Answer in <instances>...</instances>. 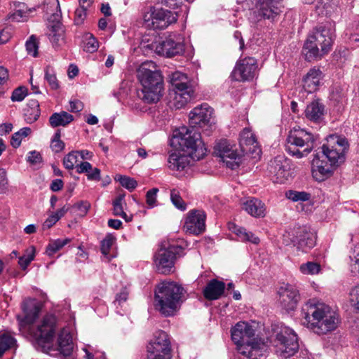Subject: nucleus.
Segmentation results:
<instances>
[{"label":"nucleus","instance_id":"a19ab883","mask_svg":"<svg viewBox=\"0 0 359 359\" xmlns=\"http://www.w3.org/2000/svg\"><path fill=\"white\" fill-rule=\"evenodd\" d=\"M44 79L48 82L50 88L52 90H57L60 88V84L54 68L48 65L44 69Z\"/></svg>","mask_w":359,"mask_h":359},{"label":"nucleus","instance_id":"7ed1b4c3","mask_svg":"<svg viewBox=\"0 0 359 359\" xmlns=\"http://www.w3.org/2000/svg\"><path fill=\"white\" fill-rule=\"evenodd\" d=\"M334 23L326 22L315 27L304 42L302 53L306 61L318 60L331 50L334 37Z\"/></svg>","mask_w":359,"mask_h":359},{"label":"nucleus","instance_id":"79ce46f5","mask_svg":"<svg viewBox=\"0 0 359 359\" xmlns=\"http://www.w3.org/2000/svg\"><path fill=\"white\" fill-rule=\"evenodd\" d=\"M31 133H32V130L30 128L24 127V128H21L20 130H18V132L13 133L12 135L11 140V146L15 149L18 148L21 144V142H22V139L27 137L29 135L31 134Z\"/></svg>","mask_w":359,"mask_h":359},{"label":"nucleus","instance_id":"412c9836","mask_svg":"<svg viewBox=\"0 0 359 359\" xmlns=\"http://www.w3.org/2000/svg\"><path fill=\"white\" fill-rule=\"evenodd\" d=\"M206 215L203 210H192L189 211L186 218L184 227L186 231L194 235H198L205 229Z\"/></svg>","mask_w":359,"mask_h":359},{"label":"nucleus","instance_id":"473e14b6","mask_svg":"<svg viewBox=\"0 0 359 359\" xmlns=\"http://www.w3.org/2000/svg\"><path fill=\"white\" fill-rule=\"evenodd\" d=\"M339 0H317L315 9L318 15L331 16L338 7Z\"/></svg>","mask_w":359,"mask_h":359},{"label":"nucleus","instance_id":"e2e57ef3","mask_svg":"<svg viewBox=\"0 0 359 359\" xmlns=\"http://www.w3.org/2000/svg\"><path fill=\"white\" fill-rule=\"evenodd\" d=\"M349 257L352 262L358 266L359 271V244H355L353 248L351 249Z\"/></svg>","mask_w":359,"mask_h":359},{"label":"nucleus","instance_id":"393cba45","mask_svg":"<svg viewBox=\"0 0 359 359\" xmlns=\"http://www.w3.org/2000/svg\"><path fill=\"white\" fill-rule=\"evenodd\" d=\"M231 339L235 344L245 342L251 339L255 335V330L245 322H238L231 328Z\"/></svg>","mask_w":359,"mask_h":359},{"label":"nucleus","instance_id":"8fccbe9b","mask_svg":"<svg viewBox=\"0 0 359 359\" xmlns=\"http://www.w3.org/2000/svg\"><path fill=\"white\" fill-rule=\"evenodd\" d=\"M40 114V108H26L24 113L25 121L27 123H33L39 119Z\"/></svg>","mask_w":359,"mask_h":359},{"label":"nucleus","instance_id":"ea45409f","mask_svg":"<svg viewBox=\"0 0 359 359\" xmlns=\"http://www.w3.org/2000/svg\"><path fill=\"white\" fill-rule=\"evenodd\" d=\"M69 238L56 239L50 241L46 249V254L48 257L53 256L60 251L65 245L70 242Z\"/></svg>","mask_w":359,"mask_h":359},{"label":"nucleus","instance_id":"bf43d9fd","mask_svg":"<svg viewBox=\"0 0 359 359\" xmlns=\"http://www.w3.org/2000/svg\"><path fill=\"white\" fill-rule=\"evenodd\" d=\"M128 298V292L126 288H123L121 292L116 295L114 304L116 306H123V304L126 303Z\"/></svg>","mask_w":359,"mask_h":359},{"label":"nucleus","instance_id":"cd10ccee","mask_svg":"<svg viewBox=\"0 0 359 359\" xmlns=\"http://www.w3.org/2000/svg\"><path fill=\"white\" fill-rule=\"evenodd\" d=\"M238 351L243 355L246 356L249 359H259L262 356L263 353L261 348L262 344L253 339L245 341L240 344H236Z\"/></svg>","mask_w":359,"mask_h":359},{"label":"nucleus","instance_id":"0eeeda50","mask_svg":"<svg viewBox=\"0 0 359 359\" xmlns=\"http://www.w3.org/2000/svg\"><path fill=\"white\" fill-rule=\"evenodd\" d=\"M186 246L184 241H178L168 245L163 244L154 255L157 271L165 275L172 273L176 259L185 255Z\"/></svg>","mask_w":359,"mask_h":359},{"label":"nucleus","instance_id":"39448f33","mask_svg":"<svg viewBox=\"0 0 359 359\" xmlns=\"http://www.w3.org/2000/svg\"><path fill=\"white\" fill-rule=\"evenodd\" d=\"M184 288L175 282H162L154 291V306L164 317L175 315L183 303Z\"/></svg>","mask_w":359,"mask_h":359},{"label":"nucleus","instance_id":"9b49d317","mask_svg":"<svg viewBox=\"0 0 359 359\" xmlns=\"http://www.w3.org/2000/svg\"><path fill=\"white\" fill-rule=\"evenodd\" d=\"M276 353L283 358H290L297 353L299 345L295 332L288 327H281L274 341Z\"/></svg>","mask_w":359,"mask_h":359},{"label":"nucleus","instance_id":"de8ad7c7","mask_svg":"<svg viewBox=\"0 0 359 359\" xmlns=\"http://www.w3.org/2000/svg\"><path fill=\"white\" fill-rule=\"evenodd\" d=\"M116 179L119 182L120 184L130 191H133L137 186V182L132 177L125 175H117Z\"/></svg>","mask_w":359,"mask_h":359},{"label":"nucleus","instance_id":"0e129e2a","mask_svg":"<svg viewBox=\"0 0 359 359\" xmlns=\"http://www.w3.org/2000/svg\"><path fill=\"white\" fill-rule=\"evenodd\" d=\"M76 172L79 174L89 172L92 170V165L88 161L81 162L76 165Z\"/></svg>","mask_w":359,"mask_h":359},{"label":"nucleus","instance_id":"774afa93","mask_svg":"<svg viewBox=\"0 0 359 359\" xmlns=\"http://www.w3.org/2000/svg\"><path fill=\"white\" fill-rule=\"evenodd\" d=\"M58 217H56L53 213L44 221L42 225L43 230L49 229L51 228L57 222Z\"/></svg>","mask_w":359,"mask_h":359},{"label":"nucleus","instance_id":"49530a36","mask_svg":"<svg viewBox=\"0 0 359 359\" xmlns=\"http://www.w3.org/2000/svg\"><path fill=\"white\" fill-rule=\"evenodd\" d=\"M79 161V151H72L63 158V165L67 170L76 168V164Z\"/></svg>","mask_w":359,"mask_h":359},{"label":"nucleus","instance_id":"ddd939ff","mask_svg":"<svg viewBox=\"0 0 359 359\" xmlns=\"http://www.w3.org/2000/svg\"><path fill=\"white\" fill-rule=\"evenodd\" d=\"M257 69V61L255 57H240L231 74V78L239 82L251 81L255 78Z\"/></svg>","mask_w":359,"mask_h":359},{"label":"nucleus","instance_id":"9d476101","mask_svg":"<svg viewBox=\"0 0 359 359\" xmlns=\"http://www.w3.org/2000/svg\"><path fill=\"white\" fill-rule=\"evenodd\" d=\"M170 82L175 91L173 104L176 109H182L191 100L194 90L187 74L175 72L170 75Z\"/></svg>","mask_w":359,"mask_h":359},{"label":"nucleus","instance_id":"a211bd4d","mask_svg":"<svg viewBox=\"0 0 359 359\" xmlns=\"http://www.w3.org/2000/svg\"><path fill=\"white\" fill-rule=\"evenodd\" d=\"M144 18L145 22L151 20L149 25H151L153 29H163L175 23L177 20V15L176 13L162 8H153L149 17L147 18V15H146Z\"/></svg>","mask_w":359,"mask_h":359},{"label":"nucleus","instance_id":"4be33fe9","mask_svg":"<svg viewBox=\"0 0 359 359\" xmlns=\"http://www.w3.org/2000/svg\"><path fill=\"white\" fill-rule=\"evenodd\" d=\"M155 48L158 55L171 57L182 54L184 51V45L180 39L175 40L171 36H169L159 41Z\"/></svg>","mask_w":359,"mask_h":359},{"label":"nucleus","instance_id":"603ef678","mask_svg":"<svg viewBox=\"0 0 359 359\" xmlns=\"http://www.w3.org/2000/svg\"><path fill=\"white\" fill-rule=\"evenodd\" d=\"M98 41L93 34L86 36L84 42L83 50L88 53H94L98 48Z\"/></svg>","mask_w":359,"mask_h":359},{"label":"nucleus","instance_id":"2f4dec72","mask_svg":"<svg viewBox=\"0 0 359 359\" xmlns=\"http://www.w3.org/2000/svg\"><path fill=\"white\" fill-rule=\"evenodd\" d=\"M191 156L186 154H180L179 151L171 153L168 157L169 168L172 170L182 171L190 163Z\"/></svg>","mask_w":359,"mask_h":359},{"label":"nucleus","instance_id":"6ab92c4d","mask_svg":"<svg viewBox=\"0 0 359 359\" xmlns=\"http://www.w3.org/2000/svg\"><path fill=\"white\" fill-rule=\"evenodd\" d=\"M291 241L298 250L308 252L316 245V236L309 227L299 226L295 231Z\"/></svg>","mask_w":359,"mask_h":359},{"label":"nucleus","instance_id":"58836bf2","mask_svg":"<svg viewBox=\"0 0 359 359\" xmlns=\"http://www.w3.org/2000/svg\"><path fill=\"white\" fill-rule=\"evenodd\" d=\"M115 240V237L111 234H107L101 241L100 251L107 262H109L114 257V255H110L109 252Z\"/></svg>","mask_w":359,"mask_h":359},{"label":"nucleus","instance_id":"b1692460","mask_svg":"<svg viewBox=\"0 0 359 359\" xmlns=\"http://www.w3.org/2000/svg\"><path fill=\"white\" fill-rule=\"evenodd\" d=\"M256 9L257 16L272 21L281 12L278 0H258Z\"/></svg>","mask_w":359,"mask_h":359},{"label":"nucleus","instance_id":"052dcab7","mask_svg":"<svg viewBox=\"0 0 359 359\" xmlns=\"http://www.w3.org/2000/svg\"><path fill=\"white\" fill-rule=\"evenodd\" d=\"M331 97L332 100L336 101L338 103L342 102L343 100L346 97V93L340 86H337L332 90Z\"/></svg>","mask_w":359,"mask_h":359},{"label":"nucleus","instance_id":"7c9ffc66","mask_svg":"<svg viewBox=\"0 0 359 359\" xmlns=\"http://www.w3.org/2000/svg\"><path fill=\"white\" fill-rule=\"evenodd\" d=\"M15 11L9 16L12 21L23 22L27 20L29 17L33 16L32 13L36 11V8H28L22 2H13Z\"/></svg>","mask_w":359,"mask_h":359},{"label":"nucleus","instance_id":"20e7f679","mask_svg":"<svg viewBox=\"0 0 359 359\" xmlns=\"http://www.w3.org/2000/svg\"><path fill=\"white\" fill-rule=\"evenodd\" d=\"M137 78L142 86L137 96L145 103L158 102L163 95L164 83L163 76L153 61H146L137 70Z\"/></svg>","mask_w":359,"mask_h":359},{"label":"nucleus","instance_id":"a18cd8bd","mask_svg":"<svg viewBox=\"0 0 359 359\" xmlns=\"http://www.w3.org/2000/svg\"><path fill=\"white\" fill-rule=\"evenodd\" d=\"M170 200L173 205L181 211L187 209V204L180 194V191L176 189L170 190Z\"/></svg>","mask_w":359,"mask_h":359},{"label":"nucleus","instance_id":"338daca9","mask_svg":"<svg viewBox=\"0 0 359 359\" xmlns=\"http://www.w3.org/2000/svg\"><path fill=\"white\" fill-rule=\"evenodd\" d=\"M70 109L69 111L73 113L79 112L83 109V104L81 101L74 100L69 102Z\"/></svg>","mask_w":359,"mask_h":359},{"label":"nucleus","instance_id":"a878e982","mask_svg":"<svg viewBox=\"0 0 359 359\" xmlns=\"http://www.w3.org/2000/svg\"><path fill=\"white\" fill-rule=\"evenodd\" d=\"M323 78V72L319 68L313 67L310 69L302 79L304 90L308 93L316 91L321 84Z\"/></svg>","mask_w":359,"mask_h":359},{"label":"nucleus","instance_id":"864d4df0","mask_svg":"<svg viewBox=\"0 0 359 359\" xmlns=\"http://www.w3.org/2000/svg\"><path fill=\"white\" fill-rule=\"evenodd\" d=\"M28 94V89L25 86H19L15 88L11 95V99L13 102H21Z\"/></svg>","mask_w":359,"mask_h":359},{"label":"nucleus","instance_id":"f03ea898","mask_svg":"<svg viewBox=\"0 0 359 359\" xmlns=\"http://www.w3.org/2000/svg\"><path fill=\"white\" fill-rule=\"evenodd\" d=\"M304 324L321 335L334 330L339 323V316L330 306L309 300L302 308Z\"/></svg>","mask_w":359,"mask_h":359},{"label":"nucleus","instance_id":"3c124183","mask_svg":"<svg viewBox=\"0 0 359 359\" xmlns=\"http://www.w3.org/2000/svg\"><path fill=\"white\" fill-rule=\"evenodd\" d=\"M60 130H57L51 140L50 147L55 153L60 152L65 148V143L60 140Z\"/></svg>","mask_w":359,"mask_h":359},{"label":"nucleus","instance_id":"c9c22d12","mask_svg":"<svg viewBox=\"0 0 359 359\" xmlns=\"http://www.w3.org/2000/svg\"><path fill=\"white\" fill-rule=\"evenodd\" d=\"M74 120V116L62 111L60 112H55L49 117V124L52 128H57L59 126L65 127Z\"/></svg>","mask_w":359,"mask_h":359},{"label":"nucleus","instance_id":"1a4fd4ad","mask_svg":"<svg viewBox=\"0 0 359 359\" xmlns=\"http://www.w3.org/2000/svg\"><path fill=\"white\" fill-rule=\"evenodd\" d=\"M43 9L50 15V20L52 21V24L48 27L49 40L53 46H60L65 43V29L60 22L62 14L58 0H45Z\"/></svg>","mask_w":359,"mask_h":359},{"label":"nucleus","instance_id":"6e6552de","mask_svg":"<svg viewBox=\"0 0 359 359\" xmlns=\"http://www.w3.org/2000/svg\"><path fill=\"white\" fill-rule=\"evenodd\" d=\"M316 142L315 136L304 129L294 128L286 139L285 151L297 158L306 156L311 152Z\"/></svg>","mask_w":359,"mask_h":359},{"label":"nucleus","instance_id":"c756f323","mask_svg":"<svg viewBox=\"0 0 359 359\" xmlns=\"http://www.w3.org/2000/svg\"><path fill=\"white\" fill-rule=\"evenodd\" d=\"M243 208L254 217H264L266 215L265 204L257 198H251L243 204Z\"/></svg>","mask_w":359,"mask_h":359},{"label":"nucleus","instance_id":"4c0bfd02","mask_svg":"<svg viewBox=\"0 0 359 359\" xmlns=\"http://www.w3.org/2000/svg\"><path fill=\"white\" fill-rule=\"evenodd\" d=\"M231 225L233 226V231L238 236L241 241H250L255 244L259 243V238L255 236L252 232H247L245 229L236 226L233 224H229L230 229H232Z\"/></svg>","mask_w":359,"mask_h":359},{"label":"nucleus","instance_id":"5fc2aeb1","mask_svg":"<svg viewBox=\"0 0 359 359\" xmlns=\"http://www.w3.org/2000/svg\"><path fill=\"white\" fill-rule=\"evenodd\" d=\"M40 309L38 306L34 305L32 309L28 310L27 309H24V312L25 313V320L27 323H32L34 321L38 318Z\"/></svg>","mask_w":359,"mask_h":359},{"label":"nucleus","instance_id":"f257e3e1","mask_svg":"<svg viewBox=\"0 0 359 359\" xmlns=\"http://www.w3.org/2000/svg\"><path fill=\"white\" fill-rule=\"evenodd\" d=\"M348 147L345 138L331 136L312 160V175L318 181L330 177L335 167L344 161L345 151Z\"/></svg>","mask_w":359,"mask_h":359},{"label":"nucleus","instance_id":"4d7b16f0","mask_svg":"<svg viewBox=\"0 0 359 359\" xmlns=\"http://www.w3.org/2000/svg\"><path fill=\"white\" fill-rule=\"evenodd\" d=\"M26 49L29 54L32 55L34 57L37 56L38 51V43L36 41V38L34 36H31L29 39L26 42Z\"/></svg>","mask_w":359,"mask_h":359},{"label":"nucleus","instance_id":"69168bd1","mask_svg":"<svg viewBox=\"0 0 359 359\" xmlns=\"http://www.w3.org/2000/svg\"><path fill=\"white\" fill-rule=\"evenodd\" d=\"M8 184V180L7 178L6 171L4 168H0V190H6Z\"/></svg>","mask_w":359,"mask_h":359},{"label":"nucleus","instance_id":"dca6fc26","mask_svg":"<svg viewBox=\"0 0 359 359\" xmlns=\"http://www.w3.org/2000/svg\"><path fill=\"white\" fill-rule=\"evenodd\" d=\"M215 154L221 158L226 167L231 170L239 167L242 155L226 140H222L215 146Z\"/></svg>","mask_w":359,"mask_h":359},{"label":"nucleus","instance_id":"6e6d98bb","mask_svg":"<svg viewBox=\"0 0 359 359\" xmlns=\"http://www.w3.org/2000/svg\"><path fill=\"white\" fill-rule=\"evenodd\" d=\"M158 188H152L146 194V203L149 208H154L157 203Z\"/></svg>","mask_w":359,"mask_h":359},{"label":"nucleus","instance_id":"f3484780","mask_svg":"<svg viewBox=\"0 0 359 359\" xmlns=\"http://www.w3.org/2000/svg\"><path fill=\"white\" fill-rule=\"evenodd\" d=\"M212 113L213 109L207 103L194 108L189 114V123L191 128L205 127L212 128L214 124Z\"/></svg>","mask_w":359,"mask_h":359},{"label":"nucleus","instance_id":"13d9d810","mask_svg":"<svg viewBox=\"0 0 359 359\" xmlns=\"http://www.w3.org/2000/svg\"><path fill=\"white\" fill-rule=\"evenodd\" d=\"M88 8H83L79 5V7L75 11L74 22L76 25H79L83 24L86 18V11Z\"/></svg>","mask_w":359,"mask_h":359},{"label":"nucleus","instance_id":"680f3d73","mask_svg":"<svg viewBox=\"0 0 359 359\" xmlns=\"http://www.w3.org/2000/svg\"><path fill=\"white\" fill-rule=\"evenodd\" d=\"M73 208H76L78 211H79V215L81 216H84L87 214L88 210L90 208V204L87 201H81L78 203L74 204L72 206Z\"/></svg>","mask_w":359,"mask_h":359},{"label":"nucleus","instance_id":"37998d69","mask_svg":"<svg viewBox=\"0 0 359 359\" xmlns=\"http://www.w3.org/2000/svg\"><path fill=\"white\" fill-rule=\"evenodd\" d=\"M299 270L301 273L304 275L313 276L320 272L321 266L320 264L315 262H307L300 265Z\"/></svg>","mask_w":359,"mask_h":359},{"label":"nucleus","instance_id":"09e8293b","mask_svg":"<svg viewBox=\"0 0 359 359\" xmlns=\"http://www.w3.org/2000/svg\"><path fill=\"white\" fill-rule=\"evenodd\" d=\"M35 256V248L32 247L29 250H27V254L19 257L18 264L20 267L25 270L29 265L31 262L34 260Z\"/></svg>","mask_w":359,"mask_h":359},{"label":"nucleus","instance_id":"4468645a","mask_svg":"<svg viewBox=\"0 0 359 359\" xmlns=\"http://www.w3.org/2000/svg\"><path fill=\"white\" fill-rule=\"evenodd\" d=\"M56 318L52 314L46 315L34 334L36 344L42 348H49L56 329Z\"/></svg>","mask_w":359,"mask_h":359},{"label":"nucleus","instance_id":"bb28decb","mask_svg":"<svg viewBox=\"0 0 359 359\" xmlns=\"http://www.w3.org/2000/svg\"><path fill=\"white\" fill-rule=\"evenodd\" d=\"M226 284L216 278L209 280L203 290V295L209 301L217 300L224 294Z\"/></svg>","mask_w":359,"mask_h":359},{"label":"nucleus","instance_id":"2eb2a0df","mask_svg":"<svg viewBox=\"0 0 359 359\" xmlns=\"http://www.w3.org/2000/svg\"><path fill=\"white\" fill-rule=\"evenodd\" d=\"M267 170L273 182L283 184L291 176V161L284 156H278L269 161Z\"/></svg>","mask_w":359,"mask_h":359},{"label":"nucleus","instance_id":"c03bdc74","mask_svg":"<svg viewBox=\"0 0 359 359\" xmlns=\"http://www.w3.org/2000/svg\"><path fill=\"white\" fill-rule=\"evenodd\" d=\"M285 196L293 202H305L311 199V194L306 191L289 190L286 191Z\"/></svg>","mask_w":359,"mask_h":359},{"label":"nucleus","instance_id":"72a5a7b5","mask_svg":"<svg viewBox=\"0 0 359 359\" xmlns=\"http://www.w3.org/2000/svg\"><path fill=\"white\" fill-rule=\"evenodd\" d=\"M57 343L58 350L63 355L69 356L72 355L74 344L72 335L69 332L62 330L58 336Z\"/></svg>","mask_w":359,"mask_h":359},{"label":"nucleus","instance_id":"e433bc0d","mask_svg":"<svg viewBox=\"0 0 359 359\" xmlns=\"http://www.w3.org/2000/svg\"><path fill=\"white\" fill-rule=\"evenodd\" d=\"M124 198V194H119L113 201V214L122 217L126 222H129L133 220V217L132 215H128L123 210V206L126 205Z\"/></svg>","mask_w":359,"mask_h":359},{"label":"nucleus","instance_id":"c85d7f7f","mask_svg":"<svg viewBox=\"0 0 359 359\" xmlns=\"http://www.w3.org/2000/svg\"><path fill=\"white\" fill-rule=\"evenodd\" d=\"M304 113L308 120L318 123L323 118L325 105L319 100H314L307 104Z\"/></svg>","mask_w":359,"mask_h":359},{"label":"nucleus","instance_id":"5701e85b","mask_svg":"<svg viewBox=\"0 0 359 359\" xmlns=\"http://www.w3.org/2000/svg\"><path fill=\"white\" fill-rule=\"evenodd\" d=\"M239 145L243 153L252 154L253 158H256L261 153L255 135L249 128H245L241 131Z\"/></svg>","mask_w":359,"mask_h":359},{"label":"nucleus","instance_id":"aec40b11","mask_svg":"<svg viewBox=\"0 0 359 359\" xmlns=\"http://www.w3.org/2000/svg\"><path fill=\"white\" fill-rule=\"evenodd\" d=\"M279 302L286 311H294L300 299V294L297 288L292 285L281 287L279 290Z\"/></svg>","mask_w":359,"mask_h":359},{"label":"nucleus","instance_id":"423d86ee","mask_svg":"<svg viewBox=\"0 0 359 359\" xmlns=\"http://www.w3.org/2000/svg\"><path fill=\"white\" fill-rule=\"evenodd\" d=\"M172 142L177 143L179 148L194 161L203 158L207 151L201 133L196 129L181 128L174 135Z\"/></svg>","mask_w":359,"mask_h":359},{"label":"nucleus","instance_id":"f8f14e48","mask_svg":"<svg viewBox=\"0 0 359 359\" xmlns=\"http://www.w3.org/2000/svg\"><path fill=\"white\" fill-rule=\"evenodd\" d=\"M147 351L151 359H172L171 344L167 333L163 330L156 332L154 340L147 346Z\"/></svg>","mask_w":359,"mask_h":359},{"label":"nucleus","instance_id":"f704fd0d","mask_svg":"<svg viewBox=\"0 0 359 359\" xmlns=\"http://www.w3.org/2000/svg\"><path fill=\"white\" fill-rule=\"evenodd\" d=\"M17 340L8 330H0V359L7 351L16 348Z\"/></svg>","mask_w":359,"mask_h":359}]
</instances>
